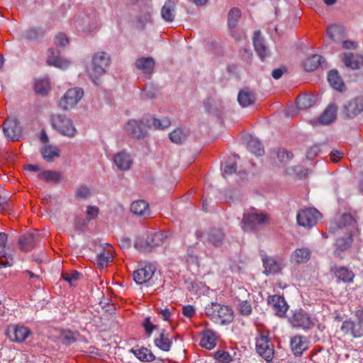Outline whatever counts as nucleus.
Here are the masks:
<instances>
[{
	"label": "nucleus",
	"instance_id": "f257e3e1",
	"mask_svg": "<svg viewBox=\"0 0 363 363\" xmlns=\"http://www.w3.org/2000/svg\"><path fill=\"white\" fill-rule=\"evenodd\" d=\"M159 128V120L150 114L144 116L140 120H129L124 126L125 134L132 138H144L147 130Z\"/></svg>",
	"mask_w": 363,
	"mask_h": 363
},
{
	"label": "nucleus",
	"instance_id": "f03ea898",
	"mask_svg": "<svg viewBox=\"0 0 363 363\" xmlns=\"http://www.w3.org/2000/svg\"><path fill=\"white\" fill-rule=\"evenodd\" d=\"M205 313L213 322L221 325H228L234 319L233 309L228 306L218 303L208 304L205 308Z\"/></svg>",
	"mask_w": 363,
	"mask_h": 363
},
{
	"label": "nucleus",
	"instance_id": "7ed1b4c3",
	"mask_svg": "<svg viewBox=\"0 0 363 363\" xmlns=\"http://www.w3.org/2000/svg\"><path fill=\"white\" fill-rule=\"evenodd\" d=\"M111 62L110 56L105 52H99L92 57L91 67L89 74L94 84H97L98 78L106 73Z\"/></svg>",
	"mask_w": 363,
	"mask_h": 363
},
{
	"label": "nucleus",
	"instance_id": "20e7f679",
	"mask_svg": "<svg viewBox=\"0 0 363 363\" xmlns=\"http://www.w3.org/2000/svg\"><path fill=\"white\" fill-rule=\"evenodd\" d=\"M51 123L53 128L63 135L72 138L77 133L72 121L65 115H53Z\"/></svg>",
	"mask_w": 363,
	"mask_h": 363
},
{
	"label": "nucleus",
	"instance_id": "39448f33",
	"mask_svg": "<svg viewBox=\"0 0 363 363\" xmlns=\"http://www.w3.org/2000/svg\"><path fill=\"white\" fill-rule=\"evenodd\" d=\"M269 223V217L266 213L252 212L244 213L242 220V228L245 231H252L261 225Z\"/></svg>",
	"mask_w": 363,
	"mask_h": 363
},
{
	"label": "nucleus",
	"instance_id": "423d86ee",
	"mask_svg": "<svg viewBox=\"0 0 363 363\" xmlns=\"http://www.w3.org/2000/svg\"><path fill=\"white\" fill-rule=\"evenodd\" d=\"M320 218V213L313 207L301 209L296 215L298 224L305 228L315 226Z\"/></svg>",
	"mask_w": 363,
	"mask_h": 363
},
{
	"label": "nucleus",
	"instance_id": "0eeeda50",
	"mask_svg": "<svg viewBox=\"0 0 363 363\" xmlns=\"http://www.w3.org/2000/svg\"><path fill=\"white\" fill-rule=\"evenodd\" d=\"M84 96V90L79 87L68 89L59 102V106L64 111L73 108Z\"/></svg>",
	"mask_w": 363,
	"mask_h": 363
},
{
	"label": "nucleus",
	"instance_id": "6e6552de",
	"mask_svg": "<svg viewBox=\"0 0 363 363\" xmlns=\"http://www.w3.org/2000/svg\"><path fill=\"white\" fill-rule=\"evenodd\" d=\"M256 350L257 353L267 362H269L272 360L274 354V348L267 335H261L257 339Z\"/></svg>",
	"mask_w": 363,
	"mask_h": 363
},
{
	"label": "nucleus",
	"instance_id": "1a4fd4ad",
	"mask_svg": "<svg viewBox=\"0 0 363 363\" xmlns=\"http://www.w3.org/2000/svg\"><path fill=\"white\" fill-rule=\"evenodd\" d=\"M2 126L4 135L9 140L12 141L20 140L22 129L16 119L8 118L4 122Z\"/></svg>",
	"mask_w": 363,
	"mask_h": 363
},
{
	"label": "nucleus",
	"instance_id": "9d476101",
	"mask_svg": "<svg viewBox=\"0 0 363 363\" xmlns=\"http://www.w3.org/2000/svg\"><path fill=\"white\" fill-rule=\"evenodd\" d=\"M159 237L156 233L147 235L146 239L138 238L135 242V247L140 252L147 253L158 245Z\"/></svg>",
	"mask_w": 363,
	"mask_h": 363
},
{
	"label": "nucleus",
	"instance_id": "9b49d317",
	"mask_svg": "<svg viewBox=\"0 0 363 363\" xmlns=\"http://www.w3.org/2000/svg\"><path fill=\"white\" fill-rule=\"evenodd\" d=\"M341 331L346 335L357 338L363 336V323L359 320H352L350 318L344 320L340 327Z\"/></svg>",
	"mask_w": 363,
	"mask_h": 363
},
{
	"label": "nucleus",
	"instance_id": "f8f14e48",
	"mask_svg": "<svg viewBox=\"0 0 363 363\" xmlns=\"http://www.w3.org/2000/svg\"><path fill=\"white\" fill-rule=\"evenodd\" d=\"M363 111V97H357L343 107L342 113L347 118H354Z\"/></svg>",
	"mask_w": 363,
	"mask_h": 363
},
{
	"label": "nucleus",
	"instance_id": "ddd939ff",
	"mask_svg": "<svg viewBox=\"0 0 363 363\" xmlns=\"http://www.w3.org/2000/svg\"><path fill=\"white\" fill-rule=\"evenodd\" d=\"M30 334V330L22 325H11L8 328L6 335L13 342H22Z\"/></svg>",
	"mask_w": 363,
	"mask_h": 363
},
{
	"label": "nucleus",
	"instance_id": "4468645a",
	"mask_svg": "<svg viewBox=\"0 0 363 363\" xmlns=\"http://www.w3.org/2000/svg\"><path fill=\"white\" fill-rule=\"evenodd\" d=\"M253 45L257 55L262 60L270 55V50L261 35L260 30H256L253 36Z\"/></svg>",
	"mask_w": 363,
	"mask_h": 363
},
{
	"label": "nucleus",
	"instance_id": "2eb2a0df",
	"mask_svg": "<svg viewBox=\"0 0 363 363\" xmlns=\"http://www.w3.org/2000/svg\"><path fill=\"white\" fill-rule=\"evenodd\" d=\"M47 63L58 68L64 69L69 66V62L61 57L57 48H50L48 50Z\"/></svg>",
	"mask_w": 363,
	"mask_h": 363
},
{
	"label": "nucleus",
	"instance_id": "dca6fc26",
	"mask_svg": "<svg viewBox=\"0 0 363 363\" xmlns=\"http://www.w3.org/2000/svg\"><path fill=\"white\" fill-rule=\"evenodd\" d=\"M267 301L269 304L272 305L277 315L284 316L289 306L284 297L277 294L269 296Z\"/></svg>",
	"mask_w": 363,
	"mask_h": 363
},
{
	"label": "nucleus",
	"instance_id": "f3484780",
	"mask_svg": "<svg viewBox=\"0 0 363 363\" xmlns=\"http://www.w3.org/2000/svg\"><path fill=\"white\" fill-rule=\"evenodd\" d=\"M294 327L308 329L313 325L312 321L307 313L303 311H296L291 318Z\"/></svg>",
	"mask_w": 363,
	"mask_h": 363
},
{
	"label": "nucleus",
	"instance_id": "a211bd4d",
	"mask_svg": "<svg viewBox=\"0 0 363 363\" xmlns=\"http://www.w3.org/2000/svg\"><path fill=\"white\" fill-rule=\"evenodd\" d=\"M155 270L154 266L145 265L144 267L140 268L133 272V279L138 284H143L151 279Z\"/></svg>",
	"mask_w": 363,
	"mask_h": 363
},
{
	"label": "nucleus",
	"instance_id": "6ab92c4d",
	"mask_svg": "<svg viewBox=\"0 0 363 363\" xmlns=\"http://www.w3.org/2000/svg\"><path fill=\"white\" fill-rule=\"evenodd\" d=\"M134 65L143 74L150 75L153 72L155 61L151 57H140L135 61Z\"/></svg>",
	"mask_w": 363,
	"mask_h": 363
},
{
	"label": "nucleus",
	"instance_id": "aec40b11",
	"mask_svg": "<svg viewBox=\"0 0 363 363\" xmlns=\"http://www.w3.org/2000/svg\"><path fill=\"white\" fill-rule=\"evenodd\" d=\"M113 160L117 168L122 171L128 170L133 164L130 155L123 150L116 154Z\"/></svg>",
	"mask_w": 363,
	"mask_h": 363
},
{
	"label": "nucleus",
	"instance_id": "412c9836",
	"mask_svg": "<svg viewBox=\"0 0 363 363\" xmlns=\"http://www.w3.org/2000/svg\"><path fill=\"white\" fill-rule=\"evenodd\" d=\"M342 60L346 67L352 69H358L363 65V56L352 52L343 53Z\"/></svg>",
	"mask_w": 363,
	"mask_h": 363
},
{
	"label": "nucleus",
	"instance_id": "4be33fe9",
	"mask_svg": "<svg viewBox=\"0 0 363 363\" xmlns=\"http://www.w3.org/2000/svg\"><path fill=\"white\" fill-rule=\"evenodd\" d=\"M330 272H333L335 277L343 282H352L354 277L353 272L345 267H333L330 269Z\"/></svg>",
	"mask_w": 363,
	"mask_h": 363
},
{
	"label": "nucleus",
	"instance_id": "5701e85b",
	"mask_svg": "<svg viewBox=\"0 0 363 363\" xmlns=\"http://www.w3.org/2000/svg\"><path fill=\"white\" fill-rule=\"evenodd\" d=\"M262 261L264 268V273L267 276H269V274H276L281 270L280 264L272 257H262Z\"/></svg>",
	"mask_w": 363,
	"mask_h": 363
},
{
	"label": "nucleus",
	"instance_id": "b1692460",
	"mask_svg": "<svg viewBox=\"0 0 363 363\" xmlns=\"http://www.w3.org/2000/svg\"><path fill=\"white\" fill-rule=\"evenodd\" d=\"M38 238L34 234L26 233L20 237L18 247L22 251L28 252L35 247Z\"/></svg>",
	"mask_w": 363,
	"mask_h": 363
},
{
	"label": "nucleus",
	"instance_id": "393cba45",
	"mask_svg": "<svg viewBox=\"0 0 363 363\" xmlns=\"http://www.w3.org/2000/svg\"><path fill=\"white\" fill-rule=\"evenodd\" d=\"M291 350L295 355H301L308 348V342L305 337L296 335L291 339Z\"/></svg>",
	"mask_w": 363,
	"mask_h": 363
},
{
	"label": "nucleus",
	"instance_id": "a878e982",
	"mask_svg": "<svg viewBox=\"0 0 363 363\" xmlns=\"http://www.w3.org/2000/svg\"><path fill=\"white\" fill-rule=\"evenodd\" d=\"M160 14L166 22H172L176 16V4L173 0H167L162 6Z\"/></svg>",
	"mask_w": 363,
	"mask_h": 363
},
{
	"label": "nucleus",
	"instance_id": "bb28decb",
	"mask_svg": "<svg viewBox=\"0 0 363 363\" xmlns=\"http://www.w3.org/2000/svg\"><path fill=\"white\" fill-rule=\"evenodd\" d=\"M200 346L207 350H212L216 347V334L211 330H206L201 332Z\"/></svg>",
	"mask_w": 363,
	"mask_h": 363
},
{
	"label": "nucleus",
	"instance_id": "cd10ccee",
	"mask_svg": "<svg viewBox=\"0 0 363 363\" xmlns=\"http://www.w3.org/2000/svg\"><path fill=\"white\" fill-rule=\"evenodd\" d=\"M225 233L221 229L213 228L208 233V242L216 247H220L223 244Z\"/></svg>",
	"mask_w": 363,
	"mask_h": 363
},
{
	"label": "nucleus",
	"instance_id": "c85d7f7f",
	"mask_svg": "<svg viewBox=\"0 0 363 363\" xmlns=\"http://www.w3.org/2000/svg\"><path fill=\"white\" fill-rule=\"evenodd\" d=\"M173 340H175V335L173 333V328L171 327V332H167L165 329L160 331V350L169 351Z\"/></svg>",
	"mask_w": 363,
	"mask_h": 363
},
{
	"label": "nucleus",
	"instance_id": "c756f323",
	"mask_svg": "<svg viewBox=\"0 0 363 363\" xmlns=\"http://www.w3.org/2000/svg\"><path fill=\"white\" fill-rule=\"evenodd\" d=\"M255 101V94L248 89H244L239 91L238 101L242 107H247L253 104Z\"/></svg>",
	"mask_w": 363,
	"mask_h": 363
},
{
	"label": "nucleus",
	"instance_id": "7c9ffc66",
	"mask_svg": "<svg viewBox=\"0 0 363 363\" xmlns=\"http://www.w3.org/2000/svg\"><path fill=\"white\" fill-rule=\"evenodd\" d=\"M328 81L333 89L339 91L345 90V84L336 69H333L329 72Z\"/></svg>",
	"mask_w": 363,
	"mask_h": 363
},
{
	"label": "nucleus",
	"instance_id": "2f4dec72",
	"mask_svg": "<svg viewBox=\"0 0 363 363\" xmlns=\"http://www.w3.org/2000/svg\"><path fill=\"white\" fill-rule=\"evenodd\" d=\"M310 257L311 251L308 248H298L292 252L290 260L291 262L301 264L306 262Z\"/></svg>",
	"mask_w": 363,
	"mask_h": 363
},
{
	"label": "nucleus",
	"instance_id": "473e14b6",
	"mask_svg": "<svg viewBox=\"0 0 363 363\" xmlns=\"http://www.w3.org/2000/svg\"><path fill=\"white\" fill-rule=\"evenodd\" d=\"M337 106L329 105L319 117V122L323 125H328L336 118Z\"/></svg>",
	"mask_w": 363,
	"mask_h": 363
},
{
	"label": "nucleus",
	"instance_id": "72a5a7b5",
	"mask_svg": "<svg viewBox=\"0 0 363 363\" xmlns=\"http://www.w3.org/2000/svg\"><path fill=\"white\" fill-rule=\"evenodd\" d=\"M40 179L46 182L60 183L62 181V174L60 172L55 170H44L38 175Z\"/></svg>",
	"mask_w": 363,
	"mask_h": 363
},
{
	"label": "nucleus",
	"instance_id": "f704fd0d",
	"mask_svg": "<svg viewBox=\"0 0 363 363\" xmlns=\"http://www.w3.org/2000/svg\"><path fill=\"white\" fill-rule=\"evenodd\" d=\"M130 211L138 216H149V204L144 200H138L132 203Z\"/></svg>",
	"mask_w": 363,
	"mask_h": 363
},
{
	"label": "nucleus",
	"instance_id": "c9c22d12",
	"mask_svg": "<svg viewBox=\"0 0 363 363\" xmlns=\"http://www.w3.org/2000/svg\"><path fill=\"white\" fill-rule=\"evenodd\" d=\"M355 224L354 218L349 213H344L341 216L337 225V230L344 229L343 233L352 232V226Z\"/></svg>",
	"mask_w": 363,
	"mask_h": 363
},
{
	"label": "nucleus",
	"instance_id": "e433bc0d",
	"mask_svg": "<svg viewBox=\"0 0 363 363\" xmlns=\"http://www.w3.org/2000/svg\"><path fill=\"white\" fill-rule=\"evenodd\" d=\"M322 56L313 55L308 57L303 62L304 69L307 72H312L316 69L321 64Z\"/></svg>",
	"mask_w": 363,
	"mask_h": 363
},
{
	"label": "nucleus",
	"instance_id": "4c0bfd02",
	"mask_svg": "<svg viewBox=\"0 0 363 363\" xmlns=\"http://www.w3.org/2000/svg\"><path fill=\"white\" fill-rule=\"evenodd\" d=\"M41 154L47 162H52L55 157H60V150L57 147L45 145L41 149Z\"/></svg>",
	"mask_w": 363,
	"mask_h": 363
},
{
	"label": "nucleus",
	"instance_id": "58836bf2",
	"mask_svg": "<svg viewBox=\"0 0 363 363\" xmlns=\"http://www.w3.org/2000/svg\"><path fill=\"white\" fill-rule=\"evenodd\" d=\"M247 149L256 156H262L264 153L263 145L256 138H250L247 142Z\"/></svg>",
	"mask_w": 363,
	"mask_h": 363
},
{
	"label": "nucleus",
	"instance_id": "ea45409f",
	"mask_svg": "<svg viewBox=\"0 0 363 363\" xmlns=\"http://www.w3.org/2000/svg\"><path fill=\"white\" fill-rule=\"evenodd\" d=\"M82 277V274L77 270H69L62 273V278L67 281L71 286H75L78 280Z\"/></svg>",
	"mask_w": 363,
	"mask_h": 363
},
{
	"label": "nucleus",
	"instance_id": "a19ab883",
	"mask_svg": "<svg viewBox=\"0 0 363 363\" xmlns=\"http://www.w3.org/2000/svg\"><path fill=\"white\" fill-rule=\"evenodd\" d=\"M237 170V162L235 160V156L229 157L225 162V165L223 169V176L227 179L228 176L232 175L236 173Z\"/></svg>",
	"mask_w": 363,
	"mask_h": 363
},
{
	"label": "nucleus",
	"instance_id": "79ce46f5",
	"mask_svg": "<svg viewBox=\"0 0 363 363\" xmlns=\"http://www.w3.org/2000/svg\"><path fill=\"white\" fill-rule=\"evenodd\" d=\"M344 237H340L336 239V246L340 250L348 249L352 242V233L347 230V233H344Z\"/></svg>",
	"mask_w": 363,
	"mask_h": 363
},
{
	"label": "nucleus",
	"instance_id": "37998d69",
	"mask_svg": "<svg viewBox=\"0 0 363 363\" xmlns=\"http://www.w3.org/2000/svg\"><path fill=\"white\" fill-rule=\"evenodd\" d=\"M233 298L235 302H245L246 300L250 299V294L245 288L239 286L234 289Z\"/></svg>",
	"mask_w": 363,
	"mask_h": 363
},
{
	"label": "nucleus",
	"instance_id": "c03bdc74",
	"mask_svg": "<svg viewBox=\"0 0 363 363\" xmlns=\"http://www.w3.org/2000/svg\"><path fill=\"white\" fill-rule=\"evenodd\" d=\"M169 138L172 143L180 144L187 138V135L183 129L177 128L169 134Z\"/></svg>",
	"mask_w": 363,
	"mask_h": 363
},
{
	"label": "nucleus",
	"instance_id": "a18cd8bd",
	"mask_svg": "<svg viewBox=\"0 0 363 363\" xmlns=\"http://www.w3.org/2000/svg\"><path fill=\"white\" fill-rule=\"evenodd\" d=\"M133 352L142 361L151 362L155 358L152 352L145 347L135 349L133 350Z\"/></svg>",
	"mask_w": 363,
	"mask_h": 363
},
{
	"label": "nucleus",
	"instance_id": "49530a36",
	"mask_svg": "<svg viewBox=\"0 0 363 363\" xmlns=\"http://www.w3.org/2000/svg\"><path fill=\"white\" fill-rule=\"evenodd\" d=\"M296 104L299 109H307L314 104L313 97L309 95H302L297 97Z\"/></svg>",
	"mask_w": 363,
	"mask_h": 363
},
{
	"label": "nucleus",
	"instance_id": "de8ad7c7",
	"mask_svg": "<svg viewBox=\"0 0 363 363\" xmlns=\"http://www.w3.org/2000/svg\"><path fill=\"white\" fill-rule=\"evenodd\" d=\"M34 89L36 93L45 96L50 89V83L46 79H38L35 83Z\"/></svg>",
	"mask_w": 363,
	"mask_h": 363
},
{
	"label": "nucleus",
	"instance_id": "09e8293b",
	"mask_svg": "<svg viewBox=\"0 0 363 363\" xmlns=\"http://www.w3.org/2000/svg\"><path fill=\"white\" fill-rule=\"evenodd\" d=\"M277 157L279 160V166L284 167L289 163L293 158V154L286 150H279L277 152Z\"/></svg>",
	"mask_w": 363,
	"mask_h": 363
},
{
	"label": "nucleus",
	"instance_id": "8fccbe9b",
	"mask_svg": "<svg viewBox=\"0 0 363 363\" xmlns=\"http://www.w3.org/2000/svg\"><path fill=\"white\" fill-rule=\"evenodd\" d=\"M241 16V11L238 8H233L228 13V24L230 28H234L240 18Z\"/></svg>",
	"mask_w": 363,
	"mask_h": 363
},
{
	"label": "nucleus",
	"instance_id": "3c124183",
	"mask_svg": "<svg viewBox=\"0 0 363 363\" xmlns=\"http://www.w3.org/2000/svg\"><path fill=\"white\" fill-rule=\"evenodd\" d=\"M45 30L40 28H29L25 31L23 37L29 40H37L38 38L43 37Z\"/></svg>",
	"mask_w": 363,
	"mask_h": 363
},
{
	"label": "nucleus",
	"instance_id": "603ef678",
	"mask_svg": "<svg viewBox=\"0 0 363 363\" xmlns=\"http://www.w3.org/2000/svg\"><path fill=\"white\" fill-rule=\"evenodd\" d=\"M156 320H152L151 317H146L142 323V326L144 328L145 334L150 336L154 330L157 328V325L155 323Z\"/></svg>",
	"mask_w": 363,
	"mask_h": 363
},
{
	"label": "nucleus",
	"instance_id": "864d4df0",
	"mask_svg": "<svg viewBox=\"0 0 363 363\" xmlns=\"http://www.w3.org/2000/svg\"><path fill=\"white\" fill-rule=\"evenodd\" d=\"M343 29L339 26H331L327 29V34L333 41H338L339 37L342 35Z\"/></svg>",
	"mask_w": 363,
	"mask_h": 363
},
{
	"label": "nucleus",
	"instance_id": "5fc2aeb1",
	"mask_svg": "<svg viewBox=\"0 0 363 363\" xmlns=\"http://www.w3.org/2000/svg\"><path fill=\"white\" fill-rule=\"evenodd\" d=\"M238 310L241 315L249 316L252 312V307L250 301L246 300L245 302L238 303Z\"/></svg>",
	"mask_w": 363,
	"mask_h": 363
},
{
	"label": "nucleus",
	"instance_id": "6e6d98bb",
	"mask_svg": "<svg viewBox=\"0 0 363 363\" xmlns=\"http://www.w3.org/2000/svg\"><path fill=\"white\" fill-rule=\"evenodd\" d=\"M91 196V189L85 185L79 186L76 192H75V198L77 199H87Z\"/></svg>",
	"mask_w": 363,
	"mask_h": 363
},
{
	"label": "nucleus",
	"instance_id": "4d7b16f0",
	"mask_svg": "<svg viewBox=\"0 0 363 363\" xmlns=\"http://www.w3.org/2000/svg\"><path fill=\"white\" fill-rule=\"evenodd\" d=\"M215 359L221 363H230L233 359L228 352L218 350L214 353Z\"/></svg>",
	"mask_w": 363,
	"mask_h": 363
},
{
	"label": "nucleus",
	"instance_id": "13d9d810",
	"mask_svg": "<svg viewBox=\"0 0 363 363\" xmlns=\"http://www.w3.org/2000/svg\"><path fill=\"white\" fill-rule=\"evenodd\" d=\"M157 89L152 84H147L143 89L142 96L144 99H153L157 95Z\"/></svg>",
	"mask_w": 363,
	"mask_h": 363
},
{
	"label": "nucleus",
	"instance_id": "bf43d9fd",
	"mask_svg": "<svg viewBox=\"0 0 363 363\" xmlns=\"http://www.w3.org/2000/svg\"><path fill=\"white\" fill-rule=\"evenodd\" d=\"M13 264V261L12 257L4 250L0 251V265L6 267H11Z\"/></svg>",
	"mask_w": 363,
	"mask_h": 363
},
{
	"label": "nucleus",
	"instance_id": "052dcab7",
	"mask_svg": "<svg viewBox=\"0 0 363 363\" xmlns=\"http://www.w3.org/2000/svg\"><path fill=\"white\" fill-rule=\"evenodd\" d=\"M111 261V253L109 252L100 253L97 255V265L103 269L108 262Z\"/></svg>",
	"mask_w": 363,
	"mask_h": 363
},
{
	"label": "nucleus",
	"instance_id": "680f3d73",
	"mask_svg": "<svg viewBox=\"0 0 363 363\" xmlns=\"http://www.w3.org/2000/svg\"><path fill=\"white\" fill-rule=\"evenodd\" d=\"M54 43L57 48H65L69 44V40L65 34L59 33L55 36Z\"/></svg>",
	"mask_w": 363,
	"mask_h": 363
},
{
	"label": "nucleus",
	"instance_id": "e2e57ef3",
	"mask_svg": "<svg viewBox=\"0 0 363 363\" xmlns=\"http://www.w3.org/2000/svg\"><path fill=\"white\" fill-rule=\"evenodd\" d=\"M63 343L66 345H70L76 342L77 339L72 331H67L62 334Z\"/></svg>",
	"mask_w": 363,
	"mask_h": 363
},
{
	"label": "nucleus",
	"instance_id": "0e129e2a",
	"mask_svg": "<svg viewBox=\"0 0 363 363\" xmlns=\"http://www.w3.org/2000/svg\"><path fill=\"white\" fill-rule=\"evenodd\" d=\"M196 313L195 308L191 305L184 306L182 308V313L187 318H191Z\"/></svg>",
	"mask_w": 363,
	"mask_h": 363
},
{
	"label": "nucleus",
	"instance_id": "69168bd1",
	"mask_svg": "<svg viewBox=\"0 0 363 363\" xmlns=\"http://www.w3.org/2000/svg\"><path fill=\"white\" fill-rule=\"evenodd\" d=\"M11 209V204L6 198L0 196V213H6Z\"/></svg>",
	"mask_w": 363,
	"mask_h": 363
},
{
	"label": "nucleus",
	"instance_id": "338daca9",
	"mask_svg": "<svg viewBox=\"0 0 363 363\" xmlns=\"http://www.w3.org/2000/svg\"><path fill=\"white\" fill-rule=\"evenodd\" d=\"M319 152L320 148L318 145H315L311 147L306 152L307 159L312 160L314 157H315L318 155Z\"/></svg>",
	"mask_w": 363,
	"mask_h": 363
},
{
	"label": "nucleus",
	"instance_id": "774afa93",
	"mask_svg": "<svg viewBox=\"0 0 363 363\" xmlns=\"http://www.w3.org/2000/svg\"><path fill=\"white\" fill-rule=\"evenodd\" d=\"M99 211L98 207L89 206L86 209V213L89 216V219H94L97 217Z\"/></svg>",
	"mask_w": 363,
	"mask_h": 363
}]
</instances>
